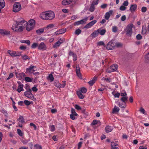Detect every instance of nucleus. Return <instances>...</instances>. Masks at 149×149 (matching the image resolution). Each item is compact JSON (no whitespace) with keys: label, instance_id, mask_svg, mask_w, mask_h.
Returning <instances> with one entry per match:
<instances>
[{"label":"nucleus","instance_id":"f257e3e1","mask_svg":"<svg viewBox=\"0 0 149 149\" xmlns=\"http://www.w3.org/2000/svg\"><path fill=\"white\" fill-rule=\"evenodd\" d=\"M15 23L13 24L11 29L14 31L17 32H21L23 31L24 28L23 24L26 23V21L24 20L21 21H15Z\"/></svg>","mask_w":149,"mask_h":149},{"label":"nucleus","instance_id":"f03ea898","mask_svg":"<svg viewBox=\"0 0 149 149\" xmlns=\"http://www.w3.org/2000/svg\"><path fill=\"white\" fill-rule=\"evenodd\" d=\"M54 17V13L52 11L43 12L40 15V18L45 20L52 19Z\"/></svg>","mask_w":149,"mask_h":149},{"label":"nucleus","instance_id":"7ed1b4c3","mask_svg":"<svg viewBox=\"0 0 149 149\" xmlns=\"http://www.w3.org/2000/svg\"><path fill=\"white\" fill-rule=\"evenodd\" d=\"M133 24H128L126 26L124 31H125L126 35L129 36L131 37L132 34V28L133 27Z\"/></svg>","mask_w":149,"mask_h":149},{"label":"nucleus","instance_id":"20e7f679","mask_svg":"<svg viewBox=\"0 0 149 149\" xmlns=\"http://www.w3.org/2000/svg\"><path fill=\"white\" fill-rule=\"evenodd\" d=\"M31 91V90L30 88L28 89V90H27V91L24 92V94L26 97L32 100H34V96L32 93Z\"/></svg>","mask_w":149,"mask_h":149},{"label":"nucleus","instance_id":"39448f33","mask_svg":"<svg viewBox=\"0 0 149 149\" xmlns=\"http://www.w3.org/2000/svg\"><path fill=\"white\" fill-rule=\"evenodd\" d=\"M21 9L20 4L18 2H15L14 4L13 7V11L14 12H17Z\"/></svg>","mask_w":149,"mask_h":149},{"label":"nucleus","instance_id":"423d86ee","mask_svg":"<svg viewBox=\"0 0 149 149\" xmlns=\"http://www.w3.org/2000/svg\"><path fill=\"white\" fill-rule=\"evenodd\" d=\"M118 65L116 64H114L109 67L106 70V72L108 73L114 72L117 70Z\"/></svg>","mask_w":149,"mask_h":149},{"label":"nucleus","instance_id":"0eeeda50","mask_svg":"<svg viewBox=\"0 0 149 149\" xmlns=\"http://www.w3.org/2000/svg\"><path fill=\"white\" fill-rule=\"evenodd\" d=\"M116 43L111 40L107 45L106 48L108 50H112L116 47Z\"/></svg>","mask_w":149,"mask_h":149},{"label":"nucleus","instance_id":"6e6552de","mask_svg":"<svg viewBox=\"0 0 149 149\" xmlns=\"http://www.w3.org/2000/svg\"><path fill=\"white\" fill-rule=\"evenodd\" d=\"M34 67V66H33L32 65H31L29 68H27L26 69V73H33L35 71V70L33 69Z\"/></svg>","mask_w":149,"mask_h":149},{"label":"nucleus","instance_id":"1a4fd4ad","mask_svg":"<svg viewBox=\"0 0 149 149\" xmlns=\"http://www.w3.org/2000/svg\"><path fill=\"white\" fill-rule=\"evenodd\" d=\"M97 22L96 20H93L87 24L84 27V28L88 29L94 25Z\"/></svg>","mask_w":149,"mask_h":149},{"label":"nucleus","instance_id":"9d476101","mask_svg":"<svg viewBox=\"0 0 149 149\" xmlns=\"http://www.w3.org/2000/svg\"><path fill=\"white\" fill-rule=\"evenodd\" d=\"M38 49L40 50H45L47 49L46 46L43 42H41L38 45Z\"/></svg>","mask_w":149,"mask_h":149},{"label":"nucleus","instance_id":"9b49d317","mask_svg":"<svg viewBox=\"0 0 149 149\" xmlns=\"http://www.w3.org/2000/svg\"><path fill=\"white\" fill-rule=\"evenodd\" d=\"M68 55L70 56H73V60L75 61L77 59V57L76 54L74 53L73 52H72L70 50L68 54Z\"/></svg>","mask_w":149,"mask_h":149},{"label":"nucleus","instance_id":"f8f14e48","mask_svg":"<svg viewBox=\"0 0 149 149\" xmlns=\"http://www.w3.org/2000/svg\"><path fill=\"white\" fill-rule=\"evenodd\" d=\"M75 71L77 76L81 79H82V78L81 76V74L80 72L79 66L76 67Z\"/></svg>","mask_w":149,"mask_h":149},{"label":"nucleus","instance_id":"ddd939ff","mask_svg":"<svg viewBox=\"0 0 149 149\" xmlns=\"http://www.w3.org/2000/svg\"><path fill=\"white\" fill-rule=\"evenodd\" d=\"M0 33L3 35H8L10 34V32L5 29H0Z\"/></svg>","mask_w":149,"mask_h":149},{"label":"nucleus","instance_id":"4468645a","mask_svg":"<svg viewBox=\"0 0 149 149\" xmlns=\"http://www.w3.org/2000/svg\"><path fill=\"white\" fill-rule=\"evenodd\" d=\"M97 77L95 76L88 83L91 86H92L97 80Z\"/></svg>","mask_w":149,"mask_h":149},{"label":"nucleus","instance_id":"2eb2a0df","mask_svg":"<svg viewBox=\"0 0 149 149\" xmlns=\"http://www.w3.org/2000/svg\"><path fill=\"white\" fill-rule=\"evenodd\" d=\"M87 20V18H86L85 19H82L79 21L76 22L74 23V25L76 26V25H79L80 24H84V23Z\"/></svg>","mask_w":149,"mask_h":149},{"label":"nucleus","instance_id":"dca6fc26","mask_svg":"<svg viewBox=\"0 0 149 149\" xmlns=\"http://www.w3.org/2000/svg\"><path fill=\"white\" fill-rule=\"evenodd\" d=\"M113 13V11L112 10H109V12H107L105 15V18L106 20H108L110 16Z\"/></svg>","mask_w":149,"mask_h":149},{"label":"nucleus","instance_id":"f3484780","mask_svg":"<svg viewBox=\"0 0 149 149\" xmlns=\"http://www.w3.org/2000/svg\"><path fill=\"white\" fill-rule=\"evenodd\" d=\"M27 23L28 24L30 25L33 28L36 24L35 20L33 19H31L29 20Z\"/></svg>","mask_w":149,"mask_h":149},{"label":"nucleus","instance_id":"a211bd4d","mask_svg":"<svg viewBox=\"0 0 149 149\" xmlns=\"http://www.w3.org/2000/svg\"><path fill=\"white\" fill-rule=\"evenodd\" d=\"M137 8V5L136 4H132L130 8V10L132 12L135 11Z\"/></svg>","mask_w":149,"mask_h":149},{"label":"nucleus","instance_id":"6ab92c4d","mask_svg":"<svg viewBox=\"0 0 149 149\" xmlns=\"http://www.w3.org/2000/svg\"><path fill=\"white\" fill-rule=\"evenodd\" d=\"M16 77L17 78H22L23 77H24L25 76V74L23 73H18L17 72L15 73Z\"/></svg>","mask_w":149,"mask_h":149},{"label":"nucleus","instance_id":"aec40b11","mask_svg":"<svg viewBox=\"0 0 149 149\" xmlns=\"http://www.w3.org/2000/svg\"><path fill=\"white\" fill-rule=\"evenodd\" d=\"M113 129L112 127L108 125L106 126L105 128V130L106 132L109 133L112 131Z\"/></svg>","mask_w":149,"mask_h":149},{"label":"nucleus","instance_id":"412c9836","mask_svg":"<svg viewBox=\"0 0 149 149\" xmlns=\"http://www.w3.org/2000/svg\"><path fill=\"white\" fill-rule=\"evenodd\" d=\"M72 2V0H63L62 4L63 5H68Z\"/></svg>","mask_w":149,"mask_h":149},{"label":"nucleus","instance_id":"4be33fe9","mask_svg":"<svg viewBox=\"0 0 149 149\" xmlns=\"http://www.w3.org/2000/svg\"><path fill=\"white\" fill-rule=\"evenodd\" d=\"M99 34V31L97 30L94 31L93 32L91 33V36L93 38H95Z\"/></svg>","mask_w":149,"mask_h":149},{"label":"nucleus","instance_id":"5701e85b","mask_svg":"<svg viewBox=\"0 0 149 149\" xmlns=\"http://www.w3.org/2000/svg\"><path fill=\"white\" fill-rule=\"evenodd\" d=\"M111 149H118V144L116 143H115L113 142H111Z\"/></svg>","mask_w":149,"mask_h":149},{"label":"nucleus","instance_id":"b1692460","mask_svg":"<svg viewBox=\"0 0 149 149\" xmlns=\"http://www.w3.org/2000/svg\"><path fill=\"white\" fill-rule=\"evenodd\" d=\"M147 31L146 26L145 25H143L142 26L141 33L143 35L145 34L146 33Z\"/></svg>","mask_w":149,"mask_h":149},{"label":"nucleus","instance_id":"393cba45","mask_svg":"<svg viewBox=\"0 0 149 149\" xmlns=\"http://www.w3.org/2000/svg\"><path fill=\"white\" fill-rule=\"evenodd\" d=\"M26 24V30L27 31H30L31 30L33 29L34 28L31 26L30 25L27 23Z\"/></svg>","mask_w":149,"mask_h":149},{"label":"nucleus","instance_id":"a878e982","mask_svg":"<svg viewBox=\"0 0 149 149\" xmlns=\"http://www.w3.org/2000/svg\"><path fill=\"white\" fill-rule=\"evenodd\" d=\"M17 120L19 121L18 123H23L25 122L24 120L23 116H19Z\"/></svg>","mask_w":149,"mask_h":149},{"label":"nucleus","instance_id":"bb28decb","mask_svg":"<svg viewBox=\"0 0 149 149\" xmlns=\"http://www.w3.org/2000/svg\"><path fill=\"white\" fill-rule=\"evenodd\" d=\"M7 52L12 57L17 56V55H16L15 54V51L8 50V51Z\"/></svg>","mask_w":149,"mask_h":149},{"label":"nucleus","instance_id":"cd10ccee","mask_svg":"<svg viewBox=\"0 0 149 149\" xmlns=\"http://www.w3.org/2000/svg\"><path fill=\"white\" fill-rule=\"evenodd\" d=\"M77 94L78 95L79 98L80 99H83L85 96H84L80 91H77Z\"/></svg>","mask_w":149,"mask_h":149},{"label":"nucleus","instance_id":"c85d7f7f","mask_svg":"<svg viewBox=\"0 0 149 149\" xmlns=\"http://www.w3.org/2000/svg\"><path fill=\"white\" fill-rule=\"evenodd\" d=\"M97 31H99V33H100L101 35H104L106 32V30L105 29L101 30L99 29H97Z\"/></svg>","mask_w":149,"mask_h":149},{"label":"nucleus","instance_id":"c756f323","mask_svg":"<svg viewBox=\"0 0 149 149\" xmlns=\"http://www.w3.org/2000/svg\"><path fill=\"white\" fill-rule=\"evenodd\" d=\"M44 31V29L43 28H41L39 29L36 31V33L38 35H40L43 33Z\"/></svg>","mask_w":149,"mask_h":149},{"label":"nucleus","instance_id":"7c9ffc66","mask_svg":"<svg viewBox=\"0 0 149 149\" xmlns=\"http://www.w3.org/2000/svg\"><path fill=\"white\" fill-rule=\"evenodd\" d=\"M5 4L4 0H0V8H3L5 6Z\"/></svg>","mask_w":149,"mask_h":149},{"label":"nucleus","instance_id":"2f4dec72","mask_svg":"<svg viewBox=\"0 0 149 149\" xmlns=\"http://www.w3.org/2000/svg\"><path fill=\"white\" fill-rule=\"evenodd\" d=\"M120 109L118 107L115 106L114 108L113 109V113H116L119 112Z\"/></svg>","mask_w":149,"mask_h":149},{"label":"nucleus","instance_id":"473e14b6","mask_svg":"<svg viewBox=\"0 0 149 149\" xmlns=\"http://www.w3.org/2000/svg\"><path fill=\"white\" fill-rule=\"evenodd\" d=\"M119 106L120 107L124 108L126 107L127 105L126 102H120L119 104Z\"/></svg>","mask_w":149,"mask_h":149},{"label":"nucleus","instance_id":"72a5a7b5","mask_svg":"<svg viewBox=\"0 0 149 149\" xmlns=\"http://www.w3.org/2000/svg\"><path fill=\"white\" fill-rule=\"evenodd\" d=\"M87 91V89L84 87H82L81 88L80 90H79V91L81 92V93H86Z\"/></svg>","mask_w":149,"mask_h":149},{"label":"nucleus","instance_id":"f704fd0d","mask_svg":"<svg viewBox=\"0 0 149 149\" xmlns=\"http://www.w3.org/2000/svg\"><path fill=\"white\" fill-rule=\"evenodd\" d=\"M23 85H22V86H18V88L17 91L19 93H20L21 91H24L23 88Z\"/></svg>","mask_w":149,"mask_h":149},{"label":"nucleus","instance_id":"c9c22d12","mask_svg":"<svg viewBox=\"0 0 149 149\" xmlns=\"http://www.w3.org/2000/svg\"><path fill=\"white\" fill-rule=\"evenodd\" d=\"M21 43H26L28 45H30V42L29 40H23L20 41Z\"/></svg>","mask_w":149,"mask_h":149},{"label":"nucleus","instance_id":"e433bc0d","mask_svg":"<svg viewBox=\"0 0 149 149\" xmlns=\"http://www.w3.org/2000/svg\"><path fill=\"white\" fill-rule=\"evenodd\" d=\"M22 58L23 60H30V58L27 55H25L22 56Z\"/></svg>","mask_w":149,"mask_h":149},{"label":"nucleus","instance_id":"4c0bfd02","mask_svg":"<svg viewBox=\"0 0 149 149\" xmlns=\"http://www.w3.org/2000/svg\"><path fill=\"white\" fill-rule=\"evenodd\" d=\"M57 84L59 85V86H56V87L59 88H63L64 87L65 85V81L63 84H60L58 82H57Z\"/></svg>","mask_w":149,"mask_h":149},{"label":"nucleus","instance_id":"58836bf2","mask_svg":"<svg viewBox=\"0 0 149 149\" xmlns=\"http://www.w3.org/2000/svg\"><path fill=\"white\" fill-rule=\"evenodd\" d=\"M61 44V43L57 41L53 45V47L57 48V47L59 46Z\"/></svg>","mask_w":149,"mask_h":149},{"label":"nucleus","instance_id":"ea45409f","mask_svg":"<svg viewBox=\"0 0 149 149\" xmlns=\"http://www.w3.org/2000/svg\"><path fill=\"white\" fill-rule=\"evenodd\" d=\"M35 149H42V146L39 144H36L34 145Z\"/></svg>","mask_w":149,"mask_h":149},{"label":"nucleus","instance_id":"a19ab883","mask_svg":"<svg viewBox=\"0 0 149 149\" xmlns=\"http://www.w3.org/2000/svg\"><path fill=\"white\" fill-rule=\"evenodd\" d=\"M128 97H122L120 99V100L122 101L123 102H125L127 101Z\"/></svg>","mask_w":149,"mask_h":149},{"label":"nucleus","instance_id":"79ce46f5","mask_svg":"<svg viewBox=\"0 0 149 149\" xmlns=\"http://www.w3.org/2000/svg\"><path fill=\"white\" fill-rule=\"evenodd\" d=\"M48 78L49 79L51 82L54 81V78L53 77V75L51 74H49V76L47 77V79H48Z\"/></svg>","mask_w":149,"mask_h":149},{"label":"nucleus","instance_id":"37998d69","mask_svg":"<svg viewBox=\"0 0 149 149\" xmlns=\"http://www.w3.org/2000/svg\"><path fill=\"white\" fill-rule=\"evenodd\" d=\"M103 45L104 47H106V45L103 41H100L97 43V46Z\"/></svg>","mask_w":149,"mask_h":149},{"label":"nucleus","instance_id":"c03bdc74","mask_svg":"<svg viewBox=\"0 0 149 149\" xmlns=\"http://www.w3.org/2000/svg\"><path fill=\"white\" fill-rule=\"evenodd\" d=\"M75 116H78V114L76 112L74 109L73 108L71 109V114Z\"/></svg>","mask_w":149,"mask_h":149},{"label":"nucleus","instance_id":"a18cd8bd","mask_svg":"<svg viewBox=\"0 0 149 149\" xmlns=\"http://www.w3.org/2000/svg\"><path fill=\"white\" fill-rule=\"evenodd\" d=\"M38 44L36 43H33L31 46V48L32 49H35L37 47H38Z\"/></svg>","mask_w":149,"mask_h":149},{"label":"nucleus","instance_id":"49530a36","mask_svg":"<svg viewBox=\"0 0 149 149\" xmlns=\"http://www.w3.org/2000/svg\"><path fill=\"white\" fill-rule=\"evenodd\" d=\"M58 31L59 33L62 34L65 33L66 31V29H59Z\"/></svg>","mask_w":149,"mask_h":149},{"label":"nucleus","instance_id":"de8ad7c7","mask_svg":"<svg viewBox=\"0 0 149 149\" xmlns=\"http://www.w3.org/2000/svg\"><path fill=\"white\" fill-rule=\"evenodd\" d=\"M95 9V7L94 6H93L91 5L89 9V10L91 12H93L94 11Z\"/></svg>","mask_w":149,"mask_h":149},{"label":"nucleus","instance_id":"09e8293b","mask_svg":"<svg viewBox=\"0 0 149 149\" xmlns=\"http://www.w3.org/2000/svg\"><path fill=\"white\" fill-rule=\"evenodd\" d=\"M25 81L27 82L32 81V79L29 77H26L25 78Z\"/></svg>","mask_w":149,"mask_h":149},{"label":"nucleus","instance_id":"8fccbe9b","mask_svg":"<svg viewBox=\"0 0 149 149\" xmlns=\"http://www.w3.org/2000/svg\"><path fill=\"white\" fill-rule=\"evenodd\" d=\"M81 30L79 29H78L75 31V33L76 35H79L81 33Z\"/></svg>","mask_w":149,"mask_h":149},{"label":"nucleus","instance_id":"3c124183","mask_svg":"<svg viewBox=\"0 0 149 149\" xmlns=\"http://www.w3.org/2000/svg\"><path fill=\"white\" fill-rule=\"evenodd\" d=\"M17 133L19 136H22L23 135V133L22 132L21 130L20 129H17Z\"/></svg>","mask_w":149,"mask_h":149},{"label":"nucleus","instance_id":"603ef678","mask_svg":"<svg viewBox=\"0 0 149 149\" xmlns=\"http://www.w3.org/2000/svg\"><path fill=\"white\" fill-rule=\"evenodd\" d=\"M136 39L137 40H140L142 38V36L140 34L137 35L136 37Z\"/></svg>","mask_w":149,"mask_h":149},{"label":"nucleus","instance_id":"864d4df0","mask_svg":"<svg viewBox=\"0 0 149 149\" xmlns=\"http://www.w3.org/2000/svg\"><path fill=\"white\" fill-rule=\"evenodd\" d=\"M147 10V8L146 7L143 6V7L141 9V10L142 12L143 13H145L146 12Z\"/></svg>","mask_w":149,"mask_h":149},{"label":"nucleus","instance_id":"5fc2aeb1","mask_svg":"<svg viewBox=\"0 0 149 149\" xmlns=\"http://www.w3.org/2000/svg\"><path fill=\"white\" fill-rule=\"evenodd\" d=\"M54 26L53 24H50L47 25L46 27V28L48 29H51Z\"/></svg>","mask_w":149,"mask_h":149},{"label":"nucleus","instance_id":"6e6d98bb","mask_svg":"<svg viewBox=\"0 0 149 149\" xmlns=\"http://www.w3.org/2000/svg\"><path fill=\"white\" fill-rule=\"evenodd\" d=\"M74 107L77 110H80L81 109V107L78 105L75 104Z\"/></svg>","mask_w":149,"mask_h":149},{"label":"nucleus","instance_id":"4d7b16f0","mask_svg":"<svg viewBox=\"0 0 149 149\" xmlns=\"http://www.w3.org/2000/svg\"><path fill=\"white\" fill-rule=\"evenodd\" d=\"M30 125L31 126H33V127L34 130H36V126L35 124H33V123H30Z\"/></svg>","mask_w":149,"mask_h":149},{"label":"nucleus","instance_id":"13d9d810","mask_svg":"<svg viewBox=\"0 0 149 149\" xmlns=\"http://www.w3.org/2000/svg\"><path fill=\"white\" fill-rule=\"evenodd\" d=\"M140 111L143 114L145 115H146V111L143 108L141 107L140 108Z\"/></svg>","mask_w":149,"mask_h":149},{"label":"nucleus","instance_id":"bf43d9fd","mask_svg":"<svg viewBox=\"0 0 149 149\" xmlns=\"http://www.w3.org/2000/svg\"><path fill=\"white\" fill-rule=\"evenodd\" d=\"M99 0H97L96 1H93L91 5L93 6L97 5L98 3Z\"/></svg>","mask_w":149,"mask_h":149},{"label":"nucleus","instance_id":"052dcab7","mask_svg":"<svg viewBox=\"0 0 149 149\" xmlns=\"http://www.w3.org/2000/svg\"><path fill=\"white\" fill-rule=\"evenodd\" d=\"M126 7L124 6H121L120 8V10L122 11H124L125 10Z\"/></svg>","mask_w":149,"mask_h":149},{"label":"nucleus","instance_id":"680f3d73","mask_svg":"<svg viewBox=\"0 0 149 149\" xmlns=\"http://www.w3.org/2000/svg\"><path fill=\"white\" fill-rule=\"evenodd\" d=\"M24 103L27 106H28L31 104L30 102L27 100H24Z\"/></svg>","mask_w":149,"mask_h":149},{"label":"nucleus","instance_id":"e2e57ef3","mask_svg":"<svg viewBox=\"0 0 149 149\" xmlns=\"http://www.w3.org/2000/svg\"><path fill=\"white\" fill-rule=\"evenodd\" d=\"M116 46L117 47H120L122 46L123 44L120 43H116Z\"/></svg>","mask_w":149,"mask_h":149},{"label":"nucleus","instance_id":"0e129e2a","mask_svg":"<svg viewBox=\"0 0 149 149\" xmlns=\"http://www.w3.org/2000/svg\"><path fill=\"white\" fill-rule=\"evenodd\" d=\"M50 129L51 130L52 132H53L55 130V127L54 125H52L50 126Z\"/></svg>","mask_w":149,"mask_h":149},{"label":"nucleus","instance_id":"69168bd1","mask_svg":"<svg viewBox=\"0 0 149 149\" xmlns=\"http://www.w3.org/2000/svg\"><path fill=\"white\" fill-rule=\"evenodd\" d=\"M97 123V120H94L91 123V125H95Z\"/></svg>","mask_w":149,"mask_h":149},{"label":"nucleus","instance_id":"338daca9","mask_svg":"<svg viewBox=\"0 0 149 149\" xmlns=\"http://www.w3.org/2000/svg\"><path fill=\"white\" fill-rule=\"evenodd\" d=\"M75 116L74 115L72 114H71L70 115V118L72 120H74L76 119Z\"/></svg>","mask_w":149,"mask_h":149},{"label":"nucleus","instance_id":"774afa93","mask_svg":"<svg viewBox=\"0 0 149 149\" xmlns=\"http://www.w3.org/2000/svg\"><path fill=\"white\" fill-rule=\"evenodd\" d=\"M26 46L23 45L19 47V49L22 50H25L26 49Z\"/></svg>","mask_w":149,"mask_h":149}]
</instances>
